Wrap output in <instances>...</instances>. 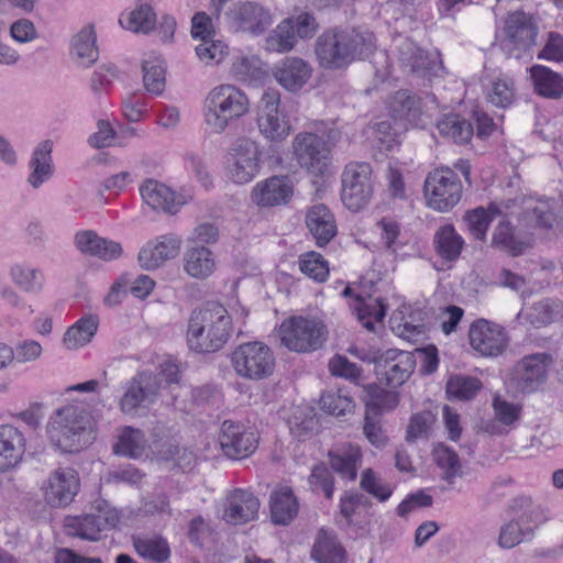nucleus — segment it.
Listing matches in <instances>:
<instances>
[{
	"label": "nucleus",
	"mask_w": 563,
	"mask_h": 563,
	"mask_svg": "<svg viewBox=\"0 0 563 563\" xmlns=\"http://www.w3.org/2000/svg\"><path fill=\"white\" fill-rule=\"evenodd\" d=\"M375 48L376 40L371 31L333 29L318 37L316 54L323 67L339 69L356 58L368 57Z\"/></svg>",
	"instance_id": "f257e3e1"
},
{
	"label": "nucleus",
	"mask_w": 563,
	"mask_h": 563,
	"mask_svg": "<svg viewBox=\"0 0 563 563\" xmlns=\"http://www.w3.org/2000/svg\"><path fill=\"white\" fill-rule=\"evenodd\" d=\"M47 437L64 453L79 452L95 440L93 418L82 405L64 406L51 417Z\"/></svg>",
	"instance_id": "f03ea898"
},
{
	"label": "nucleus",
	"mask_w": 563,
	"mask_h": 563,
	"mask_svg": "<svg viewBox=\"0 0 563 563\" xmlns=\"http://www.w3.org/2000/svg\"><path fill=\"white\" fill-rule=\"evenodd\" d=\"M231 329L232 320L227 309L210 301L190 313L187 343L198 353L216 352L227 343Z\"/></svg>",
	"instance_id": "7ed1b4c3"
},
{
	"label": "nucleus",
	"mask_w": 563,
	"mask_h": 563,
	"mask_svg": "<svg viewBox=\"0 0 563 563\" xmlns=\"http://www.w3.org/2000/svg\"><path fill=\"white\" fill-rule=\"evenodd\" d=\"M250 100L244 91L233 85L214 87L205 100V121L214 133H222L229 124L245 115Z\"/></svg>",
	"instance_id": "20e7f679"
},
{
	"label": "nucleus",
	"mask_w": 563,
	"mask_h": 563,
	"mask_svg": "<svg viewBox=\"0 0 563 563\" xmlns=\"http://www.w3.org/2000/svg\"><path fill=\"white\" fill-rule=\"evenodd\" d=\"M327 336V327L318 319L292 317L280 325L282 344L295 352L317 351L322 347Z\"/></svg>",
	"instance_id": "39448f33"
},
{
	"label": "nucleus",
	"mask_w": 563,
	"mask_h": 563,
	"mask_svg": "<svg viewBox=\"0 0 563 563\" xmlns=\"http://www.w3.org/2000/svg\"><path fill=\"white\" fill-rule=\"evenodd\" d=\"M231 362L240 377L253 380L269 377L276 365L271 347L257 341L239 345L232 352Z\"/></svg>",
	"instance_id": "423d86ee"
},
{
	"label": "nucleus",
	"mask_w": 563,
	"mask_h": 563,
	"mask_svg": "<svg viewBox=\"0 0 563 563\" xmlns=\"http://www.w3.org/2000/svg\"><path fill=\"white\" fill-rule=\"evenodd\" d=\"M341 200L351 211H360L373 195L372 167L367 163L351 162L341 175Z\"/></svg>",
	"instance_id": "0eeeda50"
},
{
	"label": "nucleus",
	"mask_w": 563,
	"mask_h": 563,
	"mask_svg": "<svg viewBox=\"0 0 563 563\" xmlns=\"http://www.w3.org/2000/svg\"><path fill=\"white\" fill-rule=\"evenodd\" d=\"M462 184L456 173L449 167L431 172L424 181L427 205L440 212H448L462 197Z\"/></svg>",
	"instance_id": "6e6552de"
},
{
	"label": "nucleus",
	"mask_w": 563,
	"mask_h": 563,
	"mask_svg": "<svg viewBox=\"0 0 563 563\" xmlns=\"http://www.w3.org/2000/svg\"><path fill=\"white\" fill-rule=\"evenodd\" d=\"M538 27L533 18L522 11L507 15L500 45L510 58L519 59L536 44Z\"/></svg>",
	"instance_id": "1a4fd4ad"
},
{
	"label": "nucleus",
	"mask_w": 563,
	"mask_h": 563,
	"mask_svg": "<svg viewBox=\"0 0 563 563\" xmlns=\"http://www.w3.org/2000/svg\"><path fill=\"white\" fill-rule=\"evenodd\" d=\"M118 522L119 515L117 510L102 501L89 514L67 518L65 521V531L66 534L70 537L97 541L102 531L114 528Z\"/></svg>",
	"instance_id": "9d476101"
},
{
	"label": "nucleus",
	"mask_w": 563,
	"mask_h": 563,
	"mask_svg": "<svg viewBox=\"0 0 563 563\" xmlns=\"http://www.w3.org/2000/svg\"><path fill=\"white\" fill-rule=\"evenodd\" d=\"M291 148L300 167L316 176L325 174L330 164V150L322 137L300 132L294 137Z\"/></svg>",
	"instance_id": "9b49d317"
},
{
	"label": "nucleus",
	"mask_w": 563,
	"mask_h": 563,
	"mask_svg": "<svg viewBox=\"0 0 563 563\" xmlns=\"http://www.w3.org/2000/svg\"><path fill=\"white\" fill-rule=\"evenodd\" d=\"M376 374L380 383L389 388L404 385L417 365L416 354L409 351L390 349L375 357Z\"/></svg>",
	"instance_id": "f8f14e48"
},
{
	"label": "nucleus",
	"mask_w": 563,
	"mask_h": 563,
	"mask_svg": "<svg viewBox=\"0 0 563 563\" xmlns=\"http://www.w3.org/2000/svg\"><path fill=\"white\" fill-rule=\"evenodd\" d=\"M280 95L275 89H267L260 102L257 126L261 134L272 141L280 142L290 133V123L279 110Z\"/></svg>",
	"instance_id": "ddd939ff"
},
{
	"label": "nucleus",
	"mask_w": 563,
	"mask_h": 563,
	"mask_svg": "<svg viewBox=\"0 0 563 563\" xmlns=\"http://www.w3.org/2000/svg\"><path fill=\"white\" fill-rule=\"evenodd\" d=\"M553 358L549 353H534L522 357L514 366L510 380L517 390L533 393L548 378V369Z\"/></svg>",
	"instance_id": "4468645a"
},
{
	"label": "nucleus",
	"mask_w": 563,
	"mask_h": 563,
	"mask_svg": "<svg viewBox=\"0 0 563 563\" xmlns=\"http://www.w3.org/2000/svg\"><path fill=\"white\" fill-rule=\"evenodd\" d=\"M161 379L151 372L137 373L126 386L119 406L126 415H135L137 409L152 405L158 397Z\"/></svg>",
	"instance_id": "2eb2a0df"
},
{
	"label": "nucleus",
	"mask_w": 563,
	"mask_h": 563,
	"mask_svg": "<svg viewBox=\"0 0 563 563\" xmlns=\"http://www.w3.org/2000/svg\"><path fill=\"white\" fill-rule=\"evenodd\" d=\"M260 158L256 142L250 139L238 140L230 153L229 178L240 185L250 183L260 172Z\"/></svg>",
	"instance_id": "dca6fc26"
},
{
	"label": "nucleus",
	"mask_w": 563,
	"mask_h": 563,
	"mask_svg": "<svg viewBox=\"0 0 563 563\" xmlns=\"http://www.w3.org/2000/svg\"><path fill=\"white\" fill-rule=\"evenodd\" d=\"M219 443L225 456L240 460L255 452L258 439L256 433L243 423L225 420L221 424Z\"/></svg>",
	"instance_id": "f3484780"
},
{
	"label": "nucleus",
	"mask_w": 563,
	"mask_h": 563,
	"mask_svg": "<svg viewBox=\"0 0 563 563\" xmlns=\"http://www.w3.org/2000/svg\"><path fill=\"white\" fill-rule=\"evenodd\" d=\"M471 346L481 355L496 357L508 346L505 329L485 319L474 321L468 331Z\"/></svg>",
	"instance_id": "a211bd4d"
},
{
	"label": "nucleus",
	"mask_w": 563,
	"mask_h": 563,
	"mask_svg": "<svg viewBox=\"0 0 563 563\" xmlns=\"http://www.w3.org/2000/svg\"><path fill=\"white\" fill-rule=\"evenodd\" d=\"M228 26L235 32L263 33L271 24L269 12L255 2H238L225 12Z\"/></svg>",
	"instance_id": "6ab92c4d"
},
{
	"label": "nucleus",
	"mask_w": 563,
	"mask_h": 563,
	"mask_svg": "<svg viewBox=\"0 0 563 563\" xmlns=\"http://www.w3.org/2000/svg\"><path fill=\"white\" fill-rule=\"evenodd\" d=\"M78 474L70 467L54 471L43 487L45 500L52 507L69 505L78 493Z\"/></svg>",
	"instance_id": "aec40b11"
},
{
	"label": "nucleus",
	"mask_w": 563,
	"mask_h": 563,
	"mask_svg": "<svg viewBox=\"0 0 563 563\" xmlns=\"http://www.w3.org/2000/svg\"><path fill=\"white\" fill-rule=\"evenodd\" d=\"M258 498L250 490L236 488L225 498L223 520L231 525H244L257 518Z\"/></svg>",
	"instance_id": "412c9836"
},
{
	"label": "nucleus",
	"mask_w": 563,
	"mask_h": 563,
	"mask_svg": "<svg viewBox=\"0 0 563 563\" xmlns=\"http://www.w3.org/2000/svg\"><path fill=\"white\" fill-rule=\"evenodd\" d=\"M181 240L175 234H166L146 243L137 255L142 268L153 271L175 258L180 251Z\"/></svg>",
	"instance_id": "4be33fe9"
},
{
	"label": "nucleus",
	"mask_w": 563,
	"mask_h": 563,
	"mask_svg": "<svg viewBox=\"0 0 563 563\" xmlns=\"http://www.w3.org/2000/svg\"><path fill=\"white\" fill-rule=\"evenodd\" d=\"M492 407L494 418L482 420L479 430L488 435L507 434L520 419L521 406L509 402L499 395H496L493 398Z\"/></svg>",
	"instance_id": "5701e85b"
},
{
	"label": "nucleus",
	"mask_w": 563,
	"mask_h": 563,
	"mask_svg": "<svg viewBox=\"0 0 563 563\" xmlns=\"http://www.w3.org/2000/svg\"><path fill=\"white\" fill-rule=\"evenodd\" d=\"M292 196V186L286 176H273L257 183L251 192L252 201L260 207L285 205Z\"/></svg>",
	"instance_id": "b1692460"
},
{
	"label": "nucleus",
	"mask_w": 563,
	"mask_h": 563,
	"mask_svg": "<svg viewBox=\"0 0 563 563\" xmlns=\"http://www.w3.org/2000/svg\"><path fill=\"white\" fill-rule=\"evenodd\" d=\"M140 194L143 201L153 210L169 214L178 212L185 203L172 188L153 178L143 181L140 186Z\"/></svg>",
	"instance_id": "393cba45"
},
{
	"label": "nucleus",
	"mask_w": 563,
	"mask_h": 563,
	"mask_svg": "<svg viewBox=\"0 0 563 563\" xmlns=\"http://www.w3.org/2000/svg\"><path fill=\"white\" fill-rule=\"evenodd\" d=\"M311 73V67L303 59L287 57L274 67L273 76L283 88L295 92L307 84Z\"/></svg>",
	"instance_id": "a878e982"
},
{
	"label": "nucleus",
	"mask_w": 563,
	"mask_h": 563,
	"mask_svg": "<svg viewBox=\"0 0 563 563\" xmlns=\"http://www.w3.org/2000/svg\"><path fill=\"white\" fill-rule=\"evenodd\" d=\"M563 216V203L556 199H538L529 203L523 212L522 220L533 228L552 229Z\"/></svg>",
	"instance_id": "bb28decb"
},
{
	"label": "nucleus",
	"mask_w": 563,
	"mask_h": 563,
	"mask_svg": "<svg viewBox=\"0 0 563 563\" xmlns=\"http://www.w3.org/2000/svg\"><path fill=\"white\" fill-rule=\"evenodd\" d=\"M306 225L318 246L327 245L338 232L334 214L322 203L308 209Z\"/></svg>",
	"instance_id": "cd10ccee"
},
{
	"label": "nucleus",
	"mask_w": 563,
	"mask_h": 563,
	"mask_svg": "<svg viewBox=\"0 0 563 563\" xmlns=\"http://www.w3.org/2000/svg\"><path fill=\"white\" fill-rule=\"evenodd\" d=\"M25 439L23 433L12 424L0 426V472L16 465L24 453Z\"/></svg>",
	"instance_id": "c85d7f7f"
},
{
	"label": "nucleus",
	"mask_w": 563,
	"mask_h": 563,
	"mask_svg": "<svg viewBox=\"0 0 563 563\" xmlns=\"http://www.w3.org/2000/svg\"><path fill=\"white\" fill-rule=\"evenodd\" d=\"M184 271L192 278L206 279L217 267L214 254L206 246L188 247L183 256Z\"/></svg>",
	"instance_id": "c756f323"
},
{
	"label": "nucleus",
	"mask_w": 563,
	"mask_h": 563,
	"mask_svg": "<svg viewBox=\"0 0 563 563\" xmlns=\"http://www.w3.org/2000/svg\"><path fill=\"white\" fill-rule=\"evenodd\" d=\"M271 517L275 525H289L298 515L299 504L289 487L276 489L271 495Z\"/></svg>",
	"instance_id": "7c9ffc66"
},
{
	"label": "nucleus",
	"mask_w": 563,
	"mask_h": 563,
	"mask_svg": "<svg viewBox=\"0 0 563 563\" xmlns=\"http://www.w3.org/2000/svg\"><path fill=\"white\" fill-rule=\"evenodd\" d=\"M52 148V142L46 140L41 142L32 154L29 163L32 172L29 175L27 183L35 189L41 187L53 175Z\"/></svg>",
	"instance_id": "2f4dec72"
},
{
	"label": "nucleus",
	"mask_w": 563,
	"mask_h": 563,
	"mask_svg": "<svg viewBox=\"0 0 563 563\" xmlns=\"http://www.w3.org/2000/svg\"><path fill=\"white\" fill-rule=\"evenodd\" d=\"M71 56L80 67H90L97 62L99 51L92 25L84 26L71 40Z\"/></svg>",
	"instance_id": "473e14b6"
},
{
	"label": "nucleus",
	"mask_w": 563,
	"mask_h": 563,
	"mask_svg": "<svg viewBox=\"0 0 563 563\" xmlns=\"http://www.w3.org/2000/svg\"><path fill=\"white\" fill-rule=\"evenodd\" d=\"M318 563H345L346 553L333 531L321 529L311 551Z\"/></svg>",
	"instance_id": "72a5a7b5"
},
{
	"label": "nucleus",
	"mask_w": 563,
	"mask_h": 563,
	"mask_svg": "<svg viewBox=\"0 0 563 563\" xmlns=\"http://www.w3.org/2000/svg\"><path fill=\"white\" fill-rule=\"evenodd\" d=\"M399 60L404 68L411 73L424 75L433 71L439 62L430 56L410 40H405L399 47Z\"/></svg>",
	"instance_id": "f704fd0d"
},
{
	"label": "nucleus",
	"mask_w": 563,
	"mask_h": 563,
	"mask_svg": "<svg viewBox=\"0 0 563 563\" xmlns=\"http://www.w3.org/2000/svg\"><path fill=\"white\" fill-rule=\"evenodd\" d=\"M433 244L441 258L455 261L462 253L464 240L452 224H444L435 231Z\"/></svg>",
	"instance_id": "c9c22d12"
},
{
	"label": "nucleus",
	"mask_w": 563,
	"mask_h": 563,
	"mask_svg": "<svg viewBox=\"0 0 563 563\" xmlns=\"http://www.w3.org/2000/svg\"><path fill=\"white\" fill-rule=\"evenodd\" d=\"M534 90L542 97L558 99L563 95V77L541 65L530 69Z\"/></svg>",
	"instance_id": "e433bc0d"
},
{
	"label": "nucleus",
	"mask_w": 563,
	"mask_h": 563,
	"mask_svg": "<svg viewBox=\"0 0 563 563\" xmlns=\"http://www.w3.org/2000/svg\"><path fill=\"white\" fill-rule=\"evenodd\" d=\"M510 509L517 521L523 527H533V531L548 519L545 509L540 504L534 503L529 496L514 498Z\"/></svg>",
	"instance_id": "4c0bfd02"
},
{
	"label": "nucleus",
	"mask_w": 563,
	"mask_h": 563,
	"mask_svg": "<svg viewBox=\"0 0 563 563\" xmlns=\"http://www.w3.org/2000/svg\"><path fill=\"white\" fill-rule=\"evenodd\" d=\"M99 319L97 316L88 314L80 318L65 332L63 338L64 346L67 350H76L86 345L96 334Z\"/></svg>",
	"instance_id": "58836bf2"
},
{
	"label": "nucleus",
	"mask_w": 563,
	"mask_h": 563,
	"mask_svg": "<svg viewBox=\"0 0 563 563\" xmlns=\"http://www.w3.org/2000/svg\"><path fill=\"white\" fill-rule=\"evenodd\" d=\"M360 448L347 445L329 452L331 467L342 477L354 481L361 464Z\"/></svg>",
	"instance_id": "ea45409f"
},
{
	"label": "nucleus",
	"mask_w": 563,
	"mask_h": 563,
	"mask_svg": "<svg viewBox=\"0 0 563 563\" xmlns=\"http://www.w3.org/2000/svg\"><path fill=\"white\" fill-rule=\"evenodd\" d=\"M439 133L457 144L467 143L474 134L472 123L459 114H446L437 124Z\"/></svg>",
	"instance_id": "a19ab883"
},
{
	"label": "nucleus",
	"mask_w": 563,
	"mask_h": 563,
	"mask_svg": "<svg viewBox=\"0 0 563 563\" xmlns=\"http://www.w3.org/2000/svg\"><path fill=\"white\" fill-rule=\"evenodd\" d=\"M432 457L437 466L442 471V478L452 484L462 475V464L457 453L443 443H438L432 450Z\"/></svg>",
	"instance_id": "79ce46f5"
},
{
	"label": "nucleus",
	"mask_w": 563,
	"mask_h": 563,
	"mask_svg": "<svg viewBox=\"0 0 563 563\" xmlns=\"http://www.w3.org/2000/svg\"><path fill=\"white\" fill-rule=\"evenodd\" d=\"M143 82L145 89L154 95H161L165 89V63L161 56L151 54L143 60Z\"/></svg>",
	"instance_id": "37998d69"
},
{
	"label": "nucleus",
	"mask_w": 563,
	"mask_h": 563,
	"mask_svg": "<svg viewBox=\"0 0 563 563\" xmlns=\"http://www.w3.org/2000/svg\"><path fill=\"white\" fill-rule=\"evenodd\" d=\"M493 245L508 252L512 256H519L531 247L528 241L518 240L508 221H501L493 233Z\"/></svg>",
	"instance_id": "c03bdc74"
},
{
	"label": "nucleus",
	"mask_w": 563,
	"mask_h": 563,
	"mask_svg": "<svg viewBox=\"0 0 563 563\" xmlns=\"http://www.w3.org/2000/svg\"><path fill=\"white\" fill-rule=\"evenodd\" d=\"M353 311L364 328L368 331H374L375 322L383 321L386 316V306L379 298L369 299V301L366 302L357 296Z\"/></svg>",
	"instance_id": "a18cd8bd"
},
{
	"label": "nucleus",
	"mask_w": 563,
	"mask_h": 563,
	"mask_svg": "<svg viewBox=\"0 0 563 563\" xmlns=\"http://www.w3.org/2000/svg\"><path fill=\"white\" fill-rule=\"evenodd\" d=\"M120 24L132 32L146 34L154 29L156 14L150 4L141 3L124 19H120Z\"/></svg>",
	"instance_id": "49530a36"
},
{
	"label": "nucleus",
	"mask_w": 563,
	"mask_h": 563,
	"mask_svg": "<svg viewBox=\"0 0 563 563\" xmlns=\"http://www.w3.org/2000/svg\"><path fill=\"white\" fill-rule=\"evenodd\" d=\"M295 44L296 35L292 19L284 20L266 38V48L272 52H289Z\"/></svg>",
	"instance_id": "de8ad7c7"
},
{
	"label": "nucleus",
	"mask_w": 563,
	"mask_h": 563,
	"mask_svg": "<svg viewBox=\"0 0 563 563\" xmlns=\"http://www.w3.org/2000/svg\"><path fill=\"white\" fill-rule=\"evenodd\" d=\"M390 111L396 119L415 121L420 112V101L409 91L400 90L391 98Z\"/></svg>",
	"instance_id": "09e8293b"
},
{
	"label": "nucleus",
	"mask_w": 563,
	"mask_h": 563,
	"mask_svg": "<svg viewBox=\"0 0 563 563\" xmlns=\"http://www.w3.org/2000/svg\"><path fill=\"white\" fill-rule=\"evenodd\" d=\"M499 212V209L494 205H490L487 210L479 207L467 211L464 216V220L472 235L477 240H483L489 223Z\"/></svg>",
	"instance_id": "8fccbe9b"
},
{
	"label": "nucleus",
	"mask_w": 563,
	"mask_h": 563,
	"mask_svg": "<svg viewBox=\"0 0 563 563\" xmlns=\"http://www.w3.org/2000/svg\"><path fill=\"white\" fill-rule=\"evenodd\" d=\"M482 382L476 377L455 375L446 382V394L449 398L470 400L482 389Z\"/></svg>",
	"instance_id": "3c124183"
},
{
	"label": "nucleus",
	"mask_w": 563,
	"mask_h": 563,
	"mask_svg": "<svg viewBox=\"0 0 563 563\" xmlns=\"http://www.w3.org/2000/svg\"><path fill=\"white\" fill-rule=\"evenodd\" d=\"M13 283L26 292H37L43 286V274L38 268L15 264L10 269Z\"/></svg>",
	"instance_id": "603ef678"
},
{
	"label": "nucleus",
	"mask_w": 563,
	"mask_h": 563,
	"mask_svg": "<svg viewBox=\"0 0 563 563\" xmlns=\"http://www.w3.org/2000/svg\"><path fill=\"white\" fill-rule=\"evenodd\" d=\"M145 438L141 430L126 427L119 435L118 443L114 445L117 454L139 457L145 449Z\"/></svg>",
	"instance_id": "864d4df0"
},
{
	"label": "nucleus",
	"mask_w": 563,
	"mask_h": 563,
	"mask_svg": "<svg viewBox=\"0 0 563 563\" xmlns=\"http://www.w3.org/2000/svg\"><path fill=\"white\" fill-rule=\"evenodd\" d=\"M133 545L141 556L154 562L163 563L169 558V548L163 538H136Z\"/></svg>",
	"instance_id": "5fc2aeb1"
},
{
	"label": "nucleus",
	"mask_w": 563,
	"mask_h": 563,
	"mask_svg": "<svg viewBox=\"0 0 563 563\" xmlns=\"http://www.w3.org/2000/svg\"><path fill=\"white\" fill-rule=\"evenodd\" d=\"M533 537V527L522 526L516 519L505 523L500 528L498 544L504 549H512L519 543Z\"/></svg>",
	"instance_id": "6e6d98bb"
},
{
	"label": "nucleus",
	"mask_w": 563,
	"mask_h": 563,
	"mask_svg": "<svg viewBox=\"0 0 563 563\" xmlns=\"http://www.w3.org/2000/svg\"><path fill=\"white\" fill-rule=\"evenodd\" d=\"M321 408L333 416H345L353 411L354 401L343 389L324 393L320 398Z\"/></svg>",
	"instance_id": "4d7b16f0"
},
{
	"label": "nucleus",
	"mask_w": 563,
	"mask_h": 563,
	"mask_svg": "<svg viewBox=\"0 0 563 563\" xmlns=\"http://www.w3.org/2000/svg\"><path fill=\"white\" fill-rule=\"evenodd\" d=\"M300 271L308 277L324 282L329 275L328 262L314 251L307 252L299 257Z\"/></svg>",
	"instance_id": "13d9d810"
},
{
	"label": "nucleus",
	"mask_w": 563,
	"mask_h": 563,
	"mask_svg": "<svg viewBox=\"0 0 563 563\" xmlns=\"http://www.w3.org/2000/svg\"><path fill=\"white\" fill-rule=\"evenodd\" d=\"M196 55L206 65H217L228 55V46L220 40L207 38L196 46Z\"/></svg>",
	"instance_id": "bf43d9fd"
},
{
	"label": "nucleus",
	"mask_w": 563,
	"mask_h": 563,
	"mask_svg": "<svg viewBox=\"0 0 563 563\" xmlns=\"http://www.w3.org/2000/svg\"><path fill=\"white\" fill-rule=\"evenodd\" d=\"M360 486L379 501H386L393 494V488L385 484L372 468L362 472Z\"/></svg>",
	"instance_id": "052dcab7"
},
{
	"label": "nucleus",
	"mask_w": 563,
	"mask_h": 563,
	"mask_svg": "<svg viewBox=\"0 0 563 563\" xmlns=\"http://www.w3.org/2000/svg\"><path fill=\"white\" fill-rule=\"evenodd\" d=\"M489 102L505 108L509 106L515 98V84L509 77H500L493 81L492 88L487 93Z\"/></svg>",
	"instance_id": "680f3d73"
},
{
	"label": "nucleus",
	"mask_w": 563,
	"mask_h": 563,
	"mask_svg": "<svg viewBox=\"0 0 563 563\" xmlns=\"http://www.w3.org/2000/svg\"><path fill=\"white\" fill-rule=\"evenodd\" d=\"M260 74V59L254 56H239L231 66V75L242 82L256 79Z\"/></svg>",
	"instance_id": "e2e57ef3"
},
{
	"label": "nucleus",
	"mask_w": 563,
	"mask_h": 563,
	"mask_svg": "<svg viewBox=\"0 0 563 563\" xmlns=\"http://www.w3.org/2000/svg\"><path fill=\"white\" fill-rule=\"evenodd\" d=\"M435 421V417L430 411H422L412 416L407 428L406 440L415 442L419 438L427 437Z\"/></svg>",
	"instance_id": "0e129e2a"
},
{
	"label": "nucleus",
	"mask_w": 563,
	"mask_h": 563,
	"mask_svg": "<svg viewBox=\"0 0 563 563\" xmlns=\"http://www.w3.org/2000/svg\"><path fill=\"white\" fill-rule=\"evenodd\" d=\"M367 133L373 142L382 151H390L396 145L395 134L388 121L375 122L368 126Z\"/></svg>",
	"instance_id": "69168bd1"
},
{
	"label": "nucleus",
	"mask_w": 563,
	"mask_h": 563,
	"mask_svg": "<svg viewBox=\"0 0 563 563\" xmlns=\"http://www.w3.org/2000/svg\"><path fill=\"white\" fill-rule=\"evenodd\" d=\"M309 484L313 490H321L328 499L332 498L333 476L324 464H318L312 468Z\"/></svg>",
	"instance_id": "338daca9"
},
{
	"label": "nucleus",
	"mask_w": 563,
	"mask_h": 563,
	"mask_svg": "<svg viewBox=\"0 0 563 563\" xmlns=\"http://www.w3.org/2000/svg\"><path fill=\"white\" fill-rule=\"evenodd\" d=\"M329 371L334 376L343 377L354 383H357L362 374V369L343 355H335L330 360Z\"/></svg>",
	"instance_id": "774afa93"
}]
</instances>
